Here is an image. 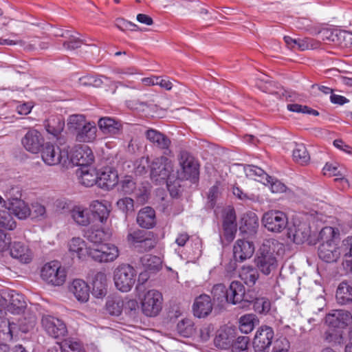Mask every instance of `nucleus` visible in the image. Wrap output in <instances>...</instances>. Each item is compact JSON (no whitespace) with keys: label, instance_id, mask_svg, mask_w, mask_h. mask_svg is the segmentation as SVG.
Returning a JSON list of instances; mask_svg holds the SVG:
<instances>
[{"label":"nucleus","instance_id":"24","mask_svg":"<svg viewBox=\"0 0 352 352\" xmlns=\"http://www.w3.org/2000/svg\"><path fill=\"white\" fill-rule=\"evenodd\" d=\"M69 251L72 256H76L79 259H85L89 256L91 248H87L86 242L80 237H73L68 243Z\"/></svg>","mask_w":352,"mask_h":352},{"label":"nucleus","instance_id":"64","mask_svg":"<svg viewBox=\"0 0 352 352\" xmlns=\"http://www.w3.org/2000/svg\"><path fill=\"white\" fill-rule=\"evenodd\" d=\"M122 190L126 194L133 192L135 188V183L129 176H126L121 182Z\"/></svg>","mask_w":352,"mask_h":352},{"label":"nucleus","instance_id":"55","mask_svg":"<svg viewBox=\"0 0 352 352\" xmlns=\"http://www.w3.org/2000/svg\"><path fill=\"white\" fill-rule=\"evenodd\" d=\"M149 167L148 157H142L137 160L133 164V170L135 175H142L146 174Z\"/></svg>","mask_w":352,"mask_h":352},{"label":"nucleus","instance_id":"26","mask_svg":"<svg viewBox=\"0 0 352 352\" xmlns=\"http://www.w3.org/2000/svg\"><path fill=\"white\" fill-rule=\"evenodd\" d=\"M234 338L233 330L230 327H225L219 331L214 342L217 348L228 349L231 347Z\"/></svg>","mask_w":352,"mask_h":352},{"label":"nucleus","instance_id":"28","mask_svg":"<svg viewBox=\"0 0 352 352\" xmlns=\"http://www.w3.org/2000/svg\"><path fill=\"white\" fill-rule=\"evenodd\" d=\"M107 293V276L103 272L95 274L92 280V294L98 298H103Z\"/></svg>","mask_w":352,"mask_h":352},{"label":"nucleus","instance_id":"37","mask_svg":"<svg viewBox=\"0 0 352 352\" xmlns=\"http://www.w3.org/2000/svg\"><path fill=\"white\" fill-rule=\"evenodd\" d=\"M336 298L338 303L340 305L352 302V285L344 281L340 283L336 290Z\"/></svg>","mask_w":352,"mask_h":352},{"label":"nucleus","instance_id":"60","mask_svg":"<svg viewBox=\"0 0 352 352\" xmlns=\"http://www.w3.org/2000/svg\"><path fill=\"white\" fill-rule=\"evenodd\" d=\"M6 197L9 201V205L11 202H16L21 199V190L19 186H12L9 188L6 193Z\"/></svg>","mask_w":352,"mask_h":352},{"label":"nucleus","instance_id":"22","mask_svg":"<svg viewBox=\"0 0 352 352\" xmlns=\"http://www.w3.org/2000/svg\"><path fill=\"white\" fill-rule=\"evenodd\" d=\"M212 310V303L208 295L201 294L197 297L193 304L194 315L197 318L208 316Z\"/></svg>","mask_w":352,"mask_h":352},{"label":"nucleus","instance_id":"19","mask_svg":"<svg viewBox=\"0 0 352 352\" xmlns=\"http://www.w3.org/2000/svg\"><path fill=\"white\" fill-rule=\"evenodd\" d=\"M254 240L238 239L233 247L234 258L236 261L243 262L250 258L254 252Z\"/></svg>","mask_w":352,"mask_h":352},{"label":"nucleus","instance_id":"10","mask_svg":"<svg viewBox=\"0 0 352 352\" xmlns=\"http://www.w3.org/2000/svg\"><path fill=\"white\" fill-rule=\"evenodd\" d=\"M262 223L268 231L279 233L287 227L288 219L283 212L272 210L264 213Z\"/></svg>","mask_w":352,"mask_h":352},{"label":"nucleus","instance_id":"9","mask_svg":"<svg viewBox=\"0 0 352 352\" xmlns=\"http://www.w3.org/2000/svg\"><path fill=\"white\" fill-rule=\"evenodd\" d=\"M162 294L156 289H150L140 298L142 313L148 317H155L162 309Z\"/></svg>","mask_w":352,"mask_h":352},{"label":"nucleus","instance_id":"16","mask_svg":"<svg viewBox=\"0 0 352 352\" xmlns=\"http://www.w3.org/2000/svg\"><path fill=\"white\" fill-rule=\"evenodd\" d=\"M274 336V333L272 327L268 326L260 327L253 340L255 352H267L272 344Z\"/></svg>","mask_w":352,"mask_h":352},{"label":"nucleus","instance_id":"48","mask_svg":"<svg viewBox=\"0 0 352 352\" xmlns=\"http://www.w3.org/2000/svg\"><path fill=\"white\" fill-rule=\"evenodd\" d=\"M293 158L295 162L305 165L310 160V156L303 144H296L293 151Z\"/></svg>","mask_w":352,"mask_h":352},{"label":"nucleus","instance_id":"14","mask_svg":"<svg viewBox=\"0 0 352 352\" xmlns=\"http://www.w3.org/2000/svg\"><path fill=\"white\" fill-rule=\"evenodd\" d=\"M94 160V155L91 149L85 144H79L74 146L69 158V164L85 167L91 164Z\"/></svg>","mask_w":352,"mask_h":352},{"label":"nucleus","instance_id":"32","mask_svg":"<svg viewBox=\"0 0 352 352\" xmlns=\"http://www.w3.org/2000/svg\"><path fill=\"white\" fill-rule=\"evenodd\" d=\"M137 223L144 228L149 229L155 224V213L151 207H144L138 214Z\"/></svg>","mask_w":352,"mask_h":352},{"label":"nucleus","instance_id":"12","mask_svg":"<svg viewBox=\"0 0 352 352\" xmlns=\"http://www.w3.org/2000/svg\"><path fill=\"white\" fill-rule=\"evenodd\" d=\"M41 324L45 332L54 338H63L67 332L64 322L51 315H43L41 318Z\"/></svg>","mask_w":352,"mask_h":352},{"label":"nucleus","instance_id":"40","mask_svg":"<svg viewBox=\"0 0 352 352\" xmlns=\"http://www.w3.org/2000/svg\"><path fill=\"white\" fill-rule=\"evenodd\" d=\"M65 122L60 116H52L46 120L45 128L48 133L57 136L63 130Z\"/></svg>","mask_w":352,"mask_h":352},{"label":"nucleus","instance_id":"8","mask_svg":"<svg viewBox=\"0 0 352 352\" xmlns=\"http://www.w3.org/2000/svg\"><path fill=\"white\" fill-rule=\"evenodd\" d=\"M41 158L48 166L61 164L63 166H67L69 164L68 151L65 148L60 149L48 142L43 146Z\"/></svg>","mask_w":352,"mask_h":352},{"label":"nucleus","instance_id":"43","mask_svg":"<svg viewBox=\"0 0 352 352\" xmlns=\"http://www.w3.org/2000/svg\"><path fill=\"white\" fill-rule=\"evenodd\" d=\"M8 210L20 219H26L30 215V208L23 200L16 202H11L8 206Z\"/></svg>","mask_w":352,"mask_h":352},{"label":"nucleus","instance_id":"52","mask_svg":"<svg viewBox=\"0 0 352 352\" xmlns=\"http://www.w3.org/2000/svg\"><path fill=\"white\" fill-rule=\"evenodd\" d=\"M213 300L219 303L226 302L227 289L221 283L214 285L211 290Z\"/></svg>","mask_w":352,"mask_h":352},{"label":"nucleus","instance_id":"30","mask_svg":"<svg viewBox=\"0 0 352 352\" xmlns=\"http://www.w3.org/2000/svg\"><path fill=\"white\" fill-rule=\"evenodd\" d=\"M146 137L150 142L160 149L168 150L170 144V140L168 137L155 129L147 130Z\"/></svg>","mask_w":352,"mask_h":352},{"label":"nucleus","instance_id":"21","mask_svg":"<svg viewBox=\"0 0 352 352\" xmlns=\"http://www.w3.org/2000/svg\"><path fill=\"white\" fill-rule=\"evenodd\" d=\"M98 186L107 190L112 188L118 182L117 172L110 167H105L98 172Z\"/></svg>","mask_w":352,"mask_h":352},{"label":"nucleus","instance_id":"11","mask_svg":"<svg viewBox=\"0 0 352 352\" xmlns=\"http://www.w3.org/2000/svg\"><path fill=\"white\" fill-rule=\"evenodd\" d=\"M119 256L117 246L111 243H102L91 248L89 257L100 263H108L115 261Z\"/></svg>","mask_w":352,"mask_h":352},{"label":"nucleus","instance_id":"36","mask_svg":"<svg viewBox=\"0 0 352 352\" xmlns=\"http://www.w3.org/2000/svg\"><path fill=\"white\" fill-rule=\"evenodd\" d=\"M239 277L248 287H252L258 280L259 274L255 267L244 265L239 271Z\"/></svg>","mask_w":352,"mask_h":352},{"label":"nucleus","instance_id":"41","mask_svg":"<svg viewBox=\"0 0 352 352\" xmlns=\"http://www.w3.org/2000/svg\"><path fill=\"white\" fill-rule=\"evenodd\" d=\"M73 220L78 225L87 226L90 223L89 211L80 206L74 207L71 211Z\"/></svg>","mask_w":352,"mask_h":352},{"label":"nucleus","instance_id":"61","mask_svg":"<svg viewBox=\"0 0 352 352\" xmlns=\"http://www.w3.org/2000/svg\"><path fill=\"white\" fill-rule=\"evenodd\" d=\"M60 348L61 352H82L81 344L77 342L65 341Z\"/></svg>","mask_w":352,"mask_h":352},{"label":"nucleus","instance_id":"27","mask_svg":"<svg viewBox=\"0 0 352 352\" xmlns=\"http://www.w3.org/2000/svg\"><path fill=\"white\" fill-rule=\"evenodd\" d=\"M244 224L240 228L242 232L247 235L250 240L257 241V231L259 223L258 219L255 214L244 218Z\"/></svg>","mask_w":352,"mask_h":352},{"label":"nucleus","instance_id":"25","mask_svg":"<svg viewBox=\"0 0 352 352\" xmlns=\"http://www.w3.org/2000/svg\"><path fill=\"white\" fill-rule=\"evenodd\" d=\"M69 289L79 302H85L89 300V287L83 280L74 279L69 285Z\"/></svg>","mask_w":352,"mask_h":352},{"label":"nucleus","instance_id":"38","mask_svg":"<svg viewBox=\"0 0 352 352\" xmlns=\"http://www.w3.org/2000/svg\"><path fill=\"white\" fill-rule=\"evenodd\" d=\"M284 41L288 47L298 49L300 51L316 47V45H314L313 43L314 41L309 38L294 39L290 36H284Z\"/></svg>","mask_w":352,"mask_h":352},{"label":"nucleus","instance_id":"47","mask_svg":"<svg viewBox=\"0 0 352 352\" xmlns=\"http://www.w3.org/2000/svg\"><path fill=\"white\" fill-rule=\"evenodd\" d=\"M105 232L100 228H90L87 229L84 234V236L91 243L97 245L102 244V241L104 239Z\"/></svg>","mask_w":352,"mask_h":352},{"label":"nucleus","instance_id":"2","mask_svg":"<svg viewBox=\"0 0 352 352\" xmlns=\"http://www.w3.org/2000/svg\"><path fill=\"white\" fill-rule=\"evenodd\" d=\"M283 247V243L274 239H267L263 243L255 258L256 265L263 274L269 275L276 269L278 264L275 252L282 250Z\"/></svg>","mask_w":352,"mask_h":352},{"label":"nucleus","instance_id":"13","mask_svg":"<svg viewBox=\"0 0 352 352\" xmlns=\"http://www.w3.org/2000/svg\"><path fill=\"white\" fill-rule=\"evenodd\" d=\"M179 163L182 171L179 177L182 179H195L199 174L198 164L194 157L187 151H182L179 153Z\"/></svg>","mask_w":352,"mask_h":352},{"label":"nucleus","instance_id":"4","mask_svg":"<svg viewBox=\"0 0 352 352\" xmlns=\"http://www.w3.org/2000/svg\"><path fill=\"white\" fill-rule=\"evenodd\" d=\"M151 178L156 184H166L170 180L173 172V164L170 160L162 156L155 158L150 165Z\"/></svg>","mask_w":352,"mask_h":352},{"label":"nucleus","instance_id":"17","mask_svg":"<svg viewBox=\"0 0 352 352\" xmlns=\"http://www.w3.org/2000/svg\"><path fill=\"white\" fill-rule=\"evenodd\" d=\"M325 320L333 328L344 329L352 324V314L344 309L333 310L327 315Z\"/></svg>","mask_w":352,"mask_h":352},{"label":"nucleus","instance_id":"62","mask_svg":"<svg viewBox=\"0 0 352 352\" xmlns=\"http://www.w3.org/2000/svg\"><path fill=\"white\" fill-rule=\"evenodd\" d=\"M155 245V240L150 237L149 235L146 234L140 244L136 245V248H139V250L141 252H146L153 248Z\"/></svg>","mask_w":352,"mask_h":352},{"label":"nucleus","instance_id":"44","mask_svg":"<svg viewBox=\"0 0 352 352\" xmlns=\"http://www.w3.org/2000/svg\"><path fill=\"white\" fill-rule=\"evenodd\" d=\"M176 330L181 336L185 338L190 337L195 332L194 322L189 318L182 319L178 322Z\"/></svg>","mask_w":352,"mask_h":352},{"label":"nucleus","instance_id":"49","mask_svg":"<svg viewBox=\"0 0 352 352\" xmlns=\"http://www.w3.org/2000/svg\"><path fill=\"white\" fill-rule=\"evenodd\" d=\"M255 299L251 303H254L255 311L261 314H267L271 309V302L265 297H258L257 293L254 291Z\"/></svg>","mask_w":352,"mask_h":352},{"label":"nucleus","instance_id":"45","mask_svg":"<svg viewBox=\"0 0 352 352\" xmlns=\"http://www.w3.org/2000/svg\"><path fill=\"white\" fill-rule=\"evenodd\" d=\"M141 263L147 270L155 272L161 269L162 261L159 256L146 254L141 258Z\"/></svg>","mask_w":352,"mask_h":352},{"label":"nucleus","instance_id":"5","mask_svg":"<svg viewBox=\"0 0 352 352\" xmlns=\"http://www.w3.org/2000/svg\"><path fill=\"white\" fill-rule=\"evenodd\" d=\"M255 299L254 290H245L244 285L239 281H232L227 289L226 302L232 305L245 307Z\"/></svg>","mask_w":352,"mask_h":352},{"label":"nucleus","instance_id":"53","mask_svg":"<svg viewBox=\"0 0 352 352\" xmlns=\"http://www.w3.org/2000/svg\"><path fill=\"white\" fill-rule=\"evenodd\" d=\"M86 123L85 117L81 114H74L69 117L67 126L70 130L78 131Z\"/></svg>","mask_w":352,"mask_h":352},{"label":"nucleus","instance_id":"15","mask_svg":"<svg viewBox=\"0 0 352 352\" xmlns=\"http://www.w3.org/2000/svg\"><path fill=\"white\" fill-rule=\"evenodd\" d=\"M223 235L226 241L231 242L235 238L237 231L236 217L233 207L228 206L224 208L222 214Z\"/></svg>","mask_w":352,"mask_h":352},{"label":"nucleus","instance_id":"56","mask_svg":"<svg viewBox=\"0 0 352 352\" xmlns=\"http://www.w3.org/2000/svg\"><path fill=\"white\" fill-rule=\"evenodd\" d=\"M250 339L248 336H239L232 344L233 352H248Z\"/></svg>","mask_w":352,"mask_h":352},{"label":"nucleus","instance_id":"46","mask_svg":"<svg viewBox=\"0 0 352 352\" xmlns=\"http://www.w3.org/2000/svg\"><path fill=\"white\" fill-rule=\"evenodd\" d=\"M16 223L8 210H0V231L13 230Z\"/></svg>","mask_w":352,"mask_h":352},{"label":"nucleus","instance_id":"51","mask_svg":"<svg viewBox=\"0 0 352 352\" xmlns=\"http://www.w3.org/2000/svg\"><path fill=\"white\" fill-rule=\"evenodd\" d=\"M66 38L67 40L63 43V47L67 50H75L81 46L84 41L74 34H71L69 31H65L60 34H56Z\"/></svg>","mask_w":352,"mask_h":352},{"label":"nucleus","instance_id":"58","mask_svg":"<svg viewBox=\"0 0 352 352\" xmlns=\"http://www.w3.org/2000/svg\"><path fill=\"white\" fill-rule=\"evenodd\" d=\"M118 208L125 214L131 213L134 210L133 200L129 197H124L117 201Z\"/></svg>","mask_w":352,"mask_h":352},{"label":"nucleus","instance_id":"35","mask_svg":"<svg viewBox=\"0 0 352 352\" xmlns=\"http://www.w3.org/2000/svg\"><path fill=\"white\" fill-rule=\"evenodd\" d=\"M80 182L87 187L98 185V171L93 167L85 166L80 168Z\"/></svg>","mask_w":352,"mask_h":352},{"label":"nucleus","instance_id":"1","mask_svg":"<svg viewBox=\"0 0 352 352\" xmlns=\"http://www.w3.org/2000/svg\"><path fill=\"white\" fill-rule=\"evenodd\" d=\"M322 243L318 248L319 258L327 263L336 262L341 255L338 247L339 231L330 226L323 228L319 234Z\"/></svg>","mask_w":352,"mask_h":352},{"label":"nucleus","instance_id":"23","mask_svg":"<svg viewBox=\"0 0 352 352\" xmlns=\"http://www.w3.org/2000/svg\"><path fill=\"white\" fill-rule=\"evenodd\" d=\"M10 253L12 258L19 260L23 263H28L32 261L31 250L24 243L19 241L12 243L10 246Z\"/></svg>","mask_w":352,"mask_h":352},{"label":"nucleus","instance_id":"33","mask_svg":"<svg viewBox=\"0 0 352 352\" xmlns=\"http://www.w3.org/2000/svg\"><path fill=\"white\" fill-rule=\"evenodd\" d=\"M244 171L247 177L261 182L265 185L269 184L271 182L272 177L256 166L247 165L244 168Z\"/></svg>","mask_w":352,"mask_h":352},{"label":"nucleus","instance_id":"34","mask_svg":"<svg viewBox=\"0 0 352 352\" xmlns=\"http://www.w3.org/2000/svg\"><path fill=\"white\" fill-rule=\"evenodd\" d=\"M97 128L94 123L86 122L76 133L78 142H91L96 138Z\"/></svg>","mask_w":352,"mask_h":352},{"label":"nucleus","instance_id":"57","mask_svg":"<svg viewBox=\"0 0 352 352\" xmlns=\"http://www.w3.org/2000/svg\"><path fill=\"white\" fill-rule=\"evenodd\" d=\"M287 109L290 111L296 113L311 114L316 116L319 115V113L316 110L312 109L307 106L298 104H288Z\"/></svg>","mask_w":352,"mask_h":352},{"label":"nucleus","instance_id":"7","mask_svg":"<svg viewBox=\"0 0 352 352\" xmlns=\"http://www.w3.org/2000/svg\"><path fill=\"white\" fill-rule=\"evenodd\" d=\"M41 277L45 283L53 286L63 285L67 278L65 267L57 261L45 263L41 268Z\"/></svg>","mask_w":352,"mask_h":352},{"label":"nucleus","instance_id":"39","mask_svg":"<svg viewBox=\"0 0 352 352\" xmlns=\"http://www.w3.org/2000/svg\"><path fill=\"white\" fill-rule=\"evenodd\" d=\"M259 320L254 314H245L239 318V329L243 333H249L258 324Z\"/></svg>","mask_w":352,"mask_h":352},{"label":"nucleus","instance_id":"18","mask_svg":"<svg viewBox=\"0 0 352 352\" xmlns=\"http://www.w3.org/2000/svg\"><path fill=\"white\" fill-rule=\"evenodd\" d=\"M44 138L36 129H30L21 140L25 149L32 153H38L45 145Z\"/></svg>","mask_w":352,"mask_h":352},{"label":"nucleus","instance_id":"20","mask_svg":"<svg viewBox=\"0 0 352 352\" xmlns=\"http://www.w3.org/2000/svg\"><path fill=\"white\" fill-rule=\"evenodd\" d=\"M310 234V229L305 223H294L292 226H289L287 235L297 244L302 243L307 240Z\"/></svg>","mask_w":352,"mask_h":352},{"label":"nucleus","instance_id":"31","mask_svg":"<svg viewBox=\"0 0 352 352\" xmlns=\"http://www.w3.org/2000/svg\"><path fill=\"white\" fill-rule=\"evenodd\" d=\"M9 302H7V311L12 314L24 313L26 302L24 297L18 293H12L9 295Z\"/></svg>","mask_w":352,"mask_h":352},{"label":"nucleus","instance_id":"6","mask_svg":"<svg viewBox=\"0 0 352 352\" xmlns=\"http://www.w3.org/2000/svg\"><path fill=\"white\" fill-rule=\"evenodd\" d=\"M136 271L129 264L119 265L113 272L116 287L122 292H129L135 282Z\"/></svg>","mask_w":352,"mask_h":352},{"label":"nucleus","instance_id":"50","mask_svg":"<svg viewBox=\"0 0 352 352\" xmlns=\"http://www.w3.org/2000/svg\"><path fill=\"white\" fill-rule=\"evenodd\" d=\"M90 207L93 214L97 215L101 222H103L108 218L109 211L104 203L95 200L91 202Z\"/></svg>","mask_w":352,"mask_h":352},{"label":"nucleus","instance_id":"3","mask_svg":"<svg viewBox=\"0 0 352 352\" xmlns=\"http://www.w3.org/2000/svg\"><path fill=\"white\" fill-rule=\"evenodd\" d=\"M23 314V316L18 320V324L6 318L0 322V328L6 336L5 340H12L14 338L17 337L19 330L23 333H28L34 328L36 324L35 314L29 311Z\"/></svg>","mask_w":352,"mask_h":352},{"label":"nucleus","instance_id":"59","mask_svg":"<svg viewBox=\"0 0 352 352\" xmlns=\"http://www.w3.org/2000/svg\"><path fill=\"white\" fill-rule=\"evenodd\" d=\"M146 234L144 231L140 230L129 232L127 235V241L130 244L133 245L136 248V245L140 244Z\"/></svg>","mask_w":352,"mask_h":352},{"label":"nucleus","instance_id":"54","mask_svg":"<svg viewBox=\"0 0 352 352\" xmlns=\"http://www.w3.org/2000/svg\"><path fill=\"white\" fill-rule=\"evenodd\" d=\"M30 214L32 215L33 218L39 220H45L48 218V213L45 206L38 202L32 204Z\"/></svg>","mask_w":352,"mask_h":352},{"label":"nucleus","instance_id":"42","mask_svg":"<svg viewBox=\"0 0 352 352\" xmlns=\"http://www.w3.org/2000/svg\"><path fill=\"white\" fill-rule=\"evenodd\" d=\"M124 302L121 297L109 296L106 302V311L111 316H119L122 311Z\"/></svg>","mask_w":352,"mask_h":352},{"label":"nucleus","instance_id":"63","mask_svg":"<svg viewBox=\"0 0 352 352\" xmlns=\"http://www.w3.org/2000/svg\"><path fill=\"white\" fill-rule=\"evenodd\" d=\"M116 26L122 31H126V30L136 31L138 29V27L137 25L130 22V21H126L123 19H117Z\"/></svg>","mask_w":352,"mask_h":352},{"label":"nucleus","instance_id":"29","mask_svg":"<svg viewBox=\"0 0 352 352\" xmlns=\"http://www.w3.org/2000/svg\"><path fill=\"white\" fill-rule=\"evenodd\" d=\"M98 126L103 133L111 135L119 134L122 128L119 121L109 117L101 118L98 120Z\"/></svg>","mask_w":352,"mask_h":352}]
</instances>
